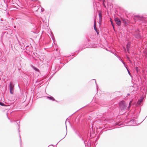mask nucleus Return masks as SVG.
<instances>
[{
    "instance_id": "nucleus-1",
    "label": "nucleus",
    "mask_w": 147,
    "mask_h": 147,
    "mask_svg": "<svg viewBox=\"0 0 147 147\" xmlns=\"http://www.w3.org/2000/svg\"><path fill=\"white\" fill-rule=\"evenodd\" d=\"M119 107L121 110H124L126 108V105L124 101L122 100L119 102Z\"/></svg>"
},
{
    "instance_id": "nucleus-2",
    "label": "nucleus",
    "mask_w": 147,
    "mask_h": 147,
    "mask_svg": "<svg viewBox=\"0 0 147 147\" xmlns=\"http://www.w3.org/2000/svg\"><path fill=\"white\" fill-rule=\"evenodd\" d=\"M115 21L117 24L118 26H120L121 25V21L120 19L118 18H115Z\"/></svg>"
},
{
    "instance_id": "nucleus-3",
    "label": "nucleus",
    "mask_w": 147,
    "mask_h": 147,
    "mask_svg": "<svg viewBox=\"0 0 147 147\" xmlns=\"http://www.w3.org/2000/svg\"><path fill=\"white\" fill-rule=\"evenodd\" d=\"M14 86L12 85L11 83H10L9 84V89L10 93L11 94H13V92Z\"/></svg>"
},
{
    "instance_id": "nucleus-4",
    "label": "nucleus",
    "mask_w": 147,
    "mask_h": 147,
    "mask_svg": "<svg viewBox=\"0 0 147 147\" xmlns=\"http://www.w3.org/2000/svg\"><path fill=\"white\" fill-rule=\"evenodd\" d=\"M99 20L100 22L102 21V15L101 13H99Z\"/></svg>"
},
{
    "instance_id": "nucleus-5",
    "label": "nucleus",
    "mask_w": 147,
    "mask_h": 147,
    "mask_svg": "<svg viewBox=\"0 0 147 147\" xmlns=\"http://www.w3.org/2000/svg\"><path fill=\"white\" fill-rule=\"evenodd\" d=\"M130 43L129 42L127 44V51H128L129 50V48H130Z\"/></svg>"
},
{
    "instance_id": "nucleus-6",
    "label": "nucleus",
    "mask_w": 147,
    "mask_h": 147,
    "mask_svg": "<svg viewBox=\"0 0 147 147\" xmlns=\"http://www.w3.org/2000/svg\"><path fill=\"white\" fill-rule=\"evenodd\" d=\"M94 28L95 30L96 31V32H97V33L98 34V33L97 32V28H96V26L95 21V22H94Z\"/></svg>"
},
{
    "instance_id": "nucleus-7",
    "label": "nucleus",
    "mask_w": 147,
    "mask_h": 147,
    "mask_svg": "<svg viewBox=\"0 0 147 147\" xmlns=\"http://www.w3.org/2000/svg\"><path fill=\"white\" fill-rule=\"evenodd\" d=\"M47 98H49L52 100L54 101L55 100V99L52 96H51V97L48 96V97H47Z\"/></svg>"
},
{
    "instance_id": "nucleus-8",
    "label": "nucleus",
    "mask_w": 147,
    "mask_h": 147,
    "mask_svg": "<svg viewBox=\"0 0 147 147\" xmlns=\"http://www.w3.org/2000/svg\"><path fill=\"white\" fill-rule=\"evenodd\" d=\"M121 20H122L123 21L124 23V24H127V22H126V21L125 20V19L122 18Z\"/></svg>"
},
{
    "instance_id": "nucleus-9",
    "label": "nucleus",
    "mask_w": 147,
    "mask_h": 147,
    "mask_svg": "<svg viewBox=\"0 0 147 147\" xmlns=\"http://www.w3.org/2000/svg\"><path fill=\"white\" fill-rule=\"evenodd\" d=\"M142 101V99H141V100H139L138 101L137 104H139V105H140L141 104V102Z\"/></svg>"
},
{
    "instance_id": "nucleus-10",
    "label": "nucleus",
    "mask_w": 147,
    "mask_h": 147,
    "mask_svg": "<svg viewBox=\"0 0 147 147\" xmlns=\"http://www.w3.org/2000/svg\"><path fill=\"white\" fill-rule=\"evenodd\" d=\"M0 105L1 106H5V105L3 103H2V102H0Z\"/></svg>"
},
{
    "instance_id": "nucleus-11",
    "label": "nucleus",
    "mask_w": 147,
    "mask_h": 147,
    "mask_svg": "<svg viewBox=\"0 0 147 147\" xmlns=\"http://www.w3.org/2000/svg\"><path fill=\"white\" fill-rule=\"evenodd\" d=\"M131 102H132V101H131L129 103V107H130Z\"/></svg>"
},
{
    "instance_id": "nucleus-12",
    "label": "nucleus",
    "mask_w": 147,
    "mask_h": 147,
    "mask_svg": "<svg viewBox=\"0 0 147 147\" xmlns=\"http://www.w3.org/2000/svg\"><path fill=\"white\" fill-rule=\"evenodd\" d=\"M111 21V24H112V26H113V28H114V26L113 25V22H112V21Z\"/></svg>"
},
{
    "instance_id": "nucleus-13",
    "label": "nucleus",
    "mask_w": 147,
    "mask_h": 147,
    "mask_svg": "<svg viewBox=\"0 0 147 147\" xmlns=\"http://www.w3.org/2000/svg\"><path fill=\"white\" fill-rule=\"evenodd\" d=\"M35 69L37 71H38V69L36 68H35Z\"/></svg>"
},
{
    "instance_id": "nucleus-14",
    "label": "nucleus",
    "mask_w": 147,
    "mask_h": 147,
    "mask_svg": "<svg viewBox=\"0 0 147 147\" xmlns=\"http://www.w3.org/2000/svg\"><path fill=\"white\" fill-rule=\"evenodd\" d=\"M135 18H139V16H135Z\"/></svg>"
},
{
    "instance_id": "nucleus-15",
    "label": "nucleus",
    "mask_w": 147,
    "mask_h": 147,
    "mask_svg": "<svg viewBox=\"0 0 147 147\" xmlns=\"http://www.w3.org/2000/svg\"><path fill=\"white\" fill-rule=\"evenodd\" d=\"M138 67H136V71H138Z\"/></svg>"
},
{
    "instance_id": "nucleus-16",
    "label": "nucleus",
    "mask_w": 147,
    "mask_h": 147,
    "mask_svg": "<svg viewBox=\"0 0 147 147\" xmlns=\"http://www.w3.org/2000/svg\"><path fill=\"white\" fill-rule=\"evenodd\" d=\"M128 72H129V74L130 73V72L129 71H128Z\"/></svg>"
}]
</instances>
